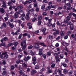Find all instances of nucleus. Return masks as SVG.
Segmentation results:
<instances>
[{"label": "nucleus", "mask_w": 76, "mask_h": 76, "mask_svg": "<svg viewBox=\"0 0 76 76\" xmlns=\"http://www.w3.org/2000/svg\"><path fill=\"white\" fill-rule=\"evenodd\" d=\"M47 56H51V53L50 52H48L47 53Z\"/></svg>", "instance_id": "nucleus-29"}, {"label": "nucleus", "mask_w": 76, "mask_h": 76, "mask_svg": "<svg viewBox=\"0 0 76 76\" xmlns=\"http://www.w3.org/2000/svg\"><path fill=\"white\" fill-rule=\"evenodd\" d=\"M3 39H4V41H7V39H8L6 37L4 38Z\"/></svg>", "instance_id": "nucleus-45"}, {"label": "nucleus", "mask_w": 76, "mask_h": 76, "mask_svg": "<svg viewBox=\"0 0 76 76\" xmlns=\"http://www.w3.org/2000/svg\"><path fill=\"white\" fill-rule=\"evenodd\" d=\"M54 56H55V58H56V57H57V56H58V53H54Z\"/></svg>", "instance_id": "nucleus-38"}, {"label": "nucleus", "mask_w": 76, "mask_h": 76, "mask_svg": "<svg viewBox=\"0 0 76 76\" xmlns=\"http://www.w3.org/2000/svg\"><path fill=\"white\" fill-rule=\"evenodd\" d=\"M32 61H33V64L34 65H35V64L37 63V61H36V58H35V57L33 58Z\"/></svg>", "instance_id": "nucleus-7"}, {"label": "nucleus", "mask_w": 76, "mask_h": 76, "mask_svg": "<svg viewBox=\"0 0 76 76\" xmlns=\"http://www.w3.org/2000/svg\"><path fill=\"white\" fill-rule=\"evenodd\" d=\"M56 33L57 34H60V31H59V30H57L56 31Z\"/></svg>", "instance_id": "nucleus-55"}, {"label": "nucleus", "mask_w": 76, "mask_h": 76, "mask_svg": "<svg viewBox=\"0 0 76 76\" xmlns=\"http://www.w3.org/2000/svg\"><path fill=\"white\" fill-rule=\"evenodd\" d=\"M71 37L72 38H75V35H74L73 34H72L71 35Z\"/></svg>", "instance_id": "nucleus-64"}, {"label": "nucleus", "mask_w": 76, "mask_h": 76, "mask_svg": "<svg viewBox=\"0 0 76 76\" xmlns=\"http://www.w3.org/2000/svg\"><path fill=\"white\" fill-rule=\"evenodd\" d=\"M66 5L68 7H70L71 6V4L69 2L66 3Z\"/></svg>", "instance_id": "nucleus-26"}, {"label": "nucleus", "mask_w": 76, "mask_h": 76, "mask_svg": "<svg viewBox=\"0 0 76 76\" xmlns=\"http://www.w3.org/2000/svg\"><path fill=\"white\" fill-rule=\"evenodd\" d=\"M60 35H61V36H64V31H61L60 33Z\"/></svg>", "instance_id": "nucleus-18"}, {"label": "nucleus", "mask_w": 76, "mask_h": 76, "mask_svg": "<svg viewBox=\"0 0 76 76\" xmlns=\"http://www.w3.org/2000/svg\"><path fill=\"white\" fill-rule=\"evenodd\" d=\"M42 52L39 51V56H41V55H42Z\"/></svg>", "instance_id": "nucleus-54"}, {"label": "nucleus", "mask_w": 76, "mask_h": 76, "mask_svg": "<svg viewBox=\"0 0 76 76\" xmlns=\"http://www.w3.org/2000/svg\"><path fill=\"white\" fill-rule=\"evenodd\" d=\"M22 34H20L19 35V37H18V39H21V38H22Z\"/></svg>", "instance_id": "nucleus-49"}, {"label": "nucleus", "mask_w": 76, "mask_h": 76, "mask_svg": "<svg viewBox=\"0 0 76 76\" xmlns=\"http://www.w3.org/2000/svg\"><path fill=\"white\" fill-rule=\"evenodd\" d=\"M7 4L8 6H12V5H13V3L11 1H10L8 2Z\"/></svg>", "instance_id": "nucleus-13"}, {"label": "nucleus", "mask_w": 76, "mask_h": 76, "mask_svg": "<svg viewBox=\"0 0 76 76\" xmlns=\"http://www.w3.org/2000/svg\"><path fill=\"white\" fill-rule=\"evenodd\" d=\"M45 4H44L42 5L41 7V9H42V10H44V9H45Z\"/></svg>", "instance_id": "nucleus-22"}, {"label": "nucleus", "mask_w": 76, "mask_h": 76, "mask_svg": "<svg viewBox=\"0 0 76 76\" xmlns=\"http://www.w3.org/2000/svg\"><path fill=\"white\" fill-rule=\"evenodd\" d=\"M51 9V7L50 6H48L46 9H45V11H47V10H50Z\"/></svg>", "instance_id": "nucleus-11"}, {"label": "nucleus", "mask_w": 76, "mask_h": 76, "mask_svg": "<svg viewBox=\"0 0 76 76\" xmlns=\"http://www.w3.org/2000/svg\"><path fill=\"white\" fill-rule=\"evenodd\" d=\"M18 8L19 9H23V6H18Z\"/></svg>", "instance_id": "nucleus-32"}, {"label": "nucleus", "mask_w": 76, "mask_h": 76, "mask_svg": "<svg viewBox=\"0 0 76 76\" xmlns=\"http://www.w3.org/2000/svg\"><path fill=\"white\" fill-rule=\"evenodd\" d=\"M20 62V60L18 59L16 61V63L18 64H19Z\"/></svg>", "instance_id": "nucleus-34"}, {"label": "nucleus", "mask_w": 76, "mask_h": 76, "mask_svg": "<svg viewBox=\"0 0 76 76\" xmlns=\"http://www.w3.org/2000/svg\"><path fill=\"white\" fill-rule=\"evenodd\" d=\"M7 53V52H5L3 53V54L4 55V59H7L8 58V55L6 54Z\"/></svg>", "instance_id": "nucleus-8"}, {"label": "nucleus", "mask_w": 76, "mask_h": 76, "mask_svg": "<svg viewBox=\"0 0 76 76\" xmlns=\"http://www.w3.org/2000/svg\"><path fill=\"white\" fill-rule=\"evenodd\" d=\"M0 11L1 12L3 13L4 12V9H3V8H1L0 9Z\"/></svg>", "instance_id": "nucleus-21"}, {"label": "nucleus", "mask_w": 76, "mask_h": 76, "mask_svg": "<svg viewBox=\"0 0 76 76\" xmlns=\"http://www.w3.org/2000/svg\"><path fill=\"white\" fill-rule=\"evenodd\" d=\"M16 7L14 6L13 7V9H14L15 12H17V11H18V9Z\"/></svg>", "instance_id": "nucleus-23"}, {"label": "nucleus", "mask_w": 76, "mask_h": 76, "mask_svg": "<svg viewBox=\"0 0 76 76\" xmlns=\"http://www.w3.org/2000/svg\"><path fill=\"white\" fill-rule=\"evenodd\" d=\"M42 16H39L38 17V20H41V19H42Z\"/></svg>", "instance_id": "nucleus-51"}, {"label": "nucleus", "mask_w": 76, "mask_h": 76, "mask_svg": "<svg viewBox=\"0 0 76 76\" xmlns=\"http://www.w3.org/2000/svg\"><path fill=\"white\" fill-rule=\"evenodd\" d=\"M57 72L59 73V74H61V70L58 69L57 70Z\"/></svg>", "instance_id": "nucleus-53"}, {"label": "nucleus", "mask_w": 76, "mask_h": 76, "mask_svg": "<svg viewBox=\"0 0 76 76\" xmlns=\"http://www.w3.org/2000/svg\"><path fill=\"white\" fill-rule=\"evenodd\" d=\"M66 19L67 20L69 21L70 20V17L69 16H67L66 17Z\"/></svg>", "instance_id": "nucleus-59"}, {"label": "nucleus", "mask_w": 76, "mask_h": 76, "mask_svg": "<svg viewBox=\"0 0 76 76\" xmlns=\"http://www.w3.org/2000/svg\"><path fill=\"white\" fill-rule=\"evenodd\" d=\"M6 73H7V72L6 71H4L2 72V74L3 75H6Z\"/></svg>", "instance_id": "nucleus-28"}, {"label": "nucleus", "mask_w": 76, "mask_h": 76, "mask_svg": "<svg viewBox=\"0 0 76 76\" xmlns=\"http://www.w3.org/2000/svg\"><path fill=\"white\" fill-rule=\"evenodd\" d=\"M18 15H19V12H15V14L13 15V18H15V19H17L18 18Z\"/></svg>", "instance_id": "nucleus-4"}, {"label": "nucleus", "mask_w": 76, "mask_h": 76, "mask_svg": "<svg viewBox=\"0 0 76 76\" xmlns=\"http://www.w3.org/2000/svg\"><path fill=\"white\" fill-rule=\"evenodd\" d=\"M71 34V31H68V32L66 33V34L67 35H70Z\"/></svg>", "instance_id": "nucleus-61"}, {"label": "nucleus", "mask_w": 76, "mask_h": 76, "mask_svg": "<svg viewBox=\"0 0 76 76\" xmlns=\"http://www.w3.org/2000/svg\"><path fill=\"white\" fill-rule=\"evenodd\" d=\"M26 20H29V19H30L29 17V15H26Z\"/></svg>", "instance_id": "nucleus-33"}, {"label": "nucleus", "mask_w": 76, "mask_h": 76, "mask_svg": "<svg viewBox=\"0 0 76 76\" xmlns=\"http://www.w3.org/2000/svg\"><path fill=\"white\" fill-rule=\"evenodd\" d=\"M39 68V66L36 65L35 69H38Z\"/></svg>", "instance_id": "nucleus-43"}, {"label": "nucleus", "mask_w": 76, "mask_h": 76, "mask_svg": "<svg viewBox=\"0 0 76 76\" xmlns=\"http://www.w3.org/2000/svg\"><path fill=\"white\" fill-rule=\"evenodd\" d=\"M14 45V44H13V43H10L8 44V46L9 47H10V46H12V45Z\"/></svg>", "instance_id": "nucleus-48"}, {"label": "nucleus", "mask_w": 76, "mask_h": 76, "mask_svg": "<svg viewBox=\"0 0 76 76\" xmlns=\"http://www.w3.org/2000/svg\"><path fill=\"white\" fill-rule=\"evenodd\" d=\"M55 58L57 62H58V61H60V58H57V57Z\"/></svg>", "instance_id": "nucleus-20"}, {"label": "nucleus", "mask_w": 76, "mask_h": 76, "mask_svg": "<svg viewBox=\"0 0 76 76\" xmlns=\"http://www.w3.org/2000/svg\"><path fill=\"white\" fill-rule=\"evenodd\" d=\"M37 72L36 70H33L31 71V75L33 76Z\"/></svg>", "instance_id": "nucleus-10"}, {"label": "nucleus", "mask_w": 76, "mask_h": 76, "mask_svg": "<svg viewBox=\"0 0 76 76\" xmlns=\"http://www.w3.org/2000/svg\"><path fill=\"white\" fill-rule=\"evenodd\" d=\"M64 22V23H67L68 22V20L66 19H65Z\"/></svg>", "instance_id": "nucleus-37"}, {"label": "nucleus", "mask_w": 76, "mask_h": 76, "mask_svg": "<svg viewBox=\"0 0 76 76\" xmlns=\"http://www.w3.org/2000/svg\"><path fill=\"white\" fill-rule=\"evenodd\" d=\"M28 53L29 54H32L33 56H34V52L32 50H30L28 52Z\"/></svg>", "instance_id": "nucleus-17"}, {"label": "nucleus", "mask_w": 76, "mask_h": 76, "mask_svg": "<svg viewBox=\"0 0 76 76\" xmlns=\"http://www.w3.org/2000/svg\"><path fill=\"white\" fill-rule=\"evenodd\" d=\"M73 25V24H72V22H69L68 23H67L68 25Z\"/></svg>", "instance_id": "nucleus-63"}, {"label": "nucleus", "mask_w": 76, "mask_h": 76, "mask_svg": "<svg viewBox=\"0 0 76 76\" xmlns=\"http://www.w3.org/2000/svg\"><path fill=\"white\" fill-rule=\"evenodd\" d=\"M50 7H51V8H53V9H56V8L57 7V6L56 5H54L53 6L52 5V6H51Z\"/></svg>", "instance_id": "nucleus-27"}, {"label": "nucleus", "mask_w": 76, "mask_h": 76, "mask_svg": "<svg viewBox=\"0 0 76 76\" xmlns=\"http://www.w3.org/2000/svg\"><path fill=\"white\" fill-rule=\"evenodd\" d=\"M68 1L69 3H70L72 4L73 3V0H68Z\"/></svg>", "instance_id": "nucleus-62"}, {"label": "nucleus", "mask_w": 76, "mask_h": 76, "mask_svg": "<svg viewBox=\"0 0 76 76\" xmlns=\"http://www.w3.org/2000/svg\"><path fill=\"white\" fill-rule=\"evenodd\" d=\"M11 69L12 70H13V69H15V66H14L12 65L11 66Z\"/></svg>", "instance_id": "nucleus-39"}, {"label": "nucleus", "mask_w": 76, "mask_h": 76, "mask_svg": "<svg viewBox=\"0 0 76 76\" xmlns=\"http://www.w3.org/2000/svg\"><path fill=\"white\" fill-rule=\"evenodd\" d=\"M19 73L20 75H23V71L20 70L19 72Z\"/></svg>", "instance_id": "nucleus-56"}, {"label": "nucleus", "mask_w": 76, "mask_h": 76, "mask_svg": "<svg viewBox=\"0 0 76 76\" xmlns=\"http://www.w3.org/2000/svg\"><path fill=\"white\" fill-rule=\"evenodd\" d=\"M0 45L1 46H3L4 47L5 45V43H1Z\"/></svg>", "instance_id": "nucleus-52"}, {"label": "nucleus", "mask_w": 76, "mask_h": 76, "mask_svg": "<svg viewBox=\"0 0 76 76\" xmlns=\"http://www.w3.org/2000/svg\"><path fill=\"white\" fill-rule=\"evenodd\" d=\"M47 72L48 73H52V72H53V71H52V70L49 69L48 70Z\"/></svg>", "instance_id": "nucleus-31"}, {"label": "nucleus", "mask_w": 76, "mask_h": 76, "mask_svg": "<svg viewBox=\"0 0 76 76\" xmlns=\"http://www.w3.org/2000/svg\"><path fill=\"white\" fill-rule=\"evenodd\" d=\"M23 10H19V12H19V14H20V13H23Z\"/></svg>", "instance_id": "nucleus-50"}, {"label": "nucleus", "mask_w": 76, "mask_h": 76, "mask_svg": "<svg viewBox=\"0 0 76 76\" xmlns=\"http://www.w3.org/2000/svg\"><path fill=\"white\" fill-rule=\"evenodd\" d=\"M20 2H22L23 4L24 5H25V4H27L28 3V1H26L25 2L24 1H23V0H20Z\"/></svg>", "instance_id": "nucleus-9"}, {"label": "nucleus", "mask_w": 76, "mask_h": 76, "mask_svg": "<svg viewBox=\"0 0 76 76\" xmlns=\"http://www.w3.org/2000/svg\"><path fill=\"white\" fill-rule=\"evenodd\" d=\"M55 65H56V64L53 63L51 65V67H52V68H54V67H55Z\"/></svg>", "instance_id": "nucleus-36"}, {"label": "nucleus", "mask_w": 76, "mask_h": 76, "mask_svg": "<svg viewBox=\"0 0 76 76\" xmlns=\"http://www.w3.org/2000/svg\"><path fill=\"white\" fill-rule=\"evenodd\" d=\"M2 26L3 27L6 28H7V25L5 23H4L2 24Z\"/></svg>", "instance_id": "nucleus-15"}, {"label": "nucleus", "mask_w": 76, "mask_h": 76, "mask_svg": "<svg viewBox=\"0 0 76 76\" xmlns=\"http://www.w3.org/2000/svg\"><path fill=\"white\" fill-rule=\"evenodd\" d=\"M1 1L3 5H2V7H4V8H7V6H6V3L4 2V0H1Z\"/></svg>", "instance_id": "nucleus-2"}, {"label": "nucleus", "mask_w": 76, "mask_h": 76, "mask_svg": "<svg viewBox=\"0 0 76 76\" xmlns=\"http://www.w3.org/2000/svg\"><path fill=\"white\" fill-rule=\"evenodd\" d=\"M21 43H23V45L24 44V45H26V40H24L23 42H21Z\"/></svg>", "instance_id": "nucleus-25"}, {"label": "nucleus", "mask_w": 76, "mask_h": 76, "mask_svg": "<svg viewBox=\"0 0 76 76\" xmlns=\"http://www.w3.org/2000/svg\"><path fill=\"white\" fill-rule=\"evenodd\" d=\"M23 56V55H20L18 56V58L20 59L21 58V57H22Z\"/></svg>", "instance_id": "nucleus-40"}, {"label": "nucleus", "mask_w": 76, "mask_h": 76, "mask_svg": "<svg viewBox=\"0 0 76 76\" xmlns=\"http://www.w3.org/2000/svg\"><path fill=\"white\" fill-rule=\"evenodd\" d=\"M23 60H24V61H25L26 62V61H28V59H27V58L26 57H25L24 58Z\"/></svg>", "instance_id": "nucleus-58"}, {"label": "nucleus", "mask_w": 76, "mask_h": 76, "mask_svg": "<svg viewBox=\"0 0 76 76\" xmlns=\"http://www.w3.org/2000/svg\"><path fill=\"white\" fill-rule=\"evenodd\" d=\"M13 44L14 45V47H16V46L18 45V42H14Z\"/></svg>", "instance_id": "nucleus-24"}, {"label": "nucleus", "mask_w": 76, "mask_h": 76, "mask_svg": "<svg viewBox=\"0 0 76 76\" xmlns=\"http://www.w3.org/2000/svg\"><path fill=\"white\" fill-rule=\"evenodd\" d=\"M23 66L24 67H27V65L25 63H23Z\"/></svg>", "instance_id": "nucleus-42"}, {"label": "nucleus", "mask_w": 76, "mask_h": 76, "mask_svg": "<svg viewBox=\"0 0 76 76\" xmlns=\"http://www.w3.org/2000/svg\"><path fill=\"white\" fill-rule=\"evenodd\" d=\"M37 42L38 43L39 45H40L42 46H43V47H47V46L45 45V43L43 42H40L39 41Z\"/></svg>", "instance_id": "nucleus-3"}, {"label": "nucleus", "mask_w": 76, "mask_h": 76, "mask_svg": "<svg viewBox=\"0 0 76 76\" xmlns=\"http://www.w3.org/2000/svg\"><path fill=\"white\" fill-rule=\"evenodd\" d=\"M33 47H34V46H32V45H30L28 46L27 48L28 50H30L31 49H32Z\"/></svg>", "instance_id": "nucleus-14"}, {"label": "nucleus", "mask_w": 76, "mask_h": 76, "mask_svg": "<svg viewBox=\"0 0 76 76\" xmlns=\"http://www.w3.org/2000/svg\"><path fill=\"white\" fill-rule=\"evenodd\" d=\"M63 72L65 74H66V73H68V70L66 69H65L64 70Z\"/></svg>", "instance_id": "nucleus-19"}, {"label": "nucleus", "mask_w": 76, "mask_h": 76, "mask_svg": "<svg viewBox=\"0 0 76 76\" xmlns=\"http://www.w3.org/2000/svg\"><path fill=\"white\" fill-rule=\"evenodd\" d=\"M70 28L71 31L73 30V29H74V26H73V25H71L70 27Z\"/></svg>", "instance_id": "nucleus-16"}, {"label": "nucleus", "mask_w": 76, "mask_h": 76, "mask_svg": "<svg viewBox=\"0 0 76 76\" xmlns=\"http://www.w3.org/2000/svg\"><path fill=\"white\" fill-rule=\"evenodd\" d=\"M17 22L19 24H20H20H21V23H22V21H21L20 20H18L17 21Z\"/></svg>", "instance_id": "nucleus-57"}, {"label": "nucleus", "mask_w": 76, "mask_h": 76, "mask_svg": "<svg viewBox=\"0 0 76 76\" xmlns=\"http://www.w3.org/2000/svg\"><path fill=\"white\" fill-rule=\"evenodd\" d=\"M53 4V3L52 2H49L48 3V5L49 6H50V7Z\"/></svg>", "instance_id": "nucleus-44"}, {"label": "nucleus", "mask_w": 76, "mask_h": 76, "mask_svg": "<svg viewBox=\"0 0 76 76\" xmlns=\"http://www.w3.org/2000/svg\"><path fill=\"white\" fill-rule=\"evenodd\" d=\"M26 69L27 72H30V68L29 67H28L27 68H26Z\"/></svg>", "instance_id": "nucleus-41"}, {"label": "nucleus", "mask_w": 76, "mask_h": 76, "mask_svg": "<svg viewBox=\"0 0 76 76\" xmlns=\"http://www.w3.org/2000/svg\"><path fill=\"white\" fill-rule=\"evenodd\" d=\"M41 21H38L37 25L38 26H39V25H41Z\"/></svg>", "instance_id": "nucleus-35"}, {"label": "nucleus", "mask_w": 76, "mask_h": 76, "mask_svg": "<svg viewBox=\"0 0 76 76\" xmlns=\"http://www.w3.org/2000/svg\"><path fill=\"white\" fill-rule=\"evenodd\" d=\"M59 57H60V58H63L64 56H63V55H60L59 56Z\"/></svg>", "instance_id": "nucleus-30"}, {"label": "nucleus", "mask_w": 76, "mask_h": 76, "mask_svg": "<svg viewBox=\"0 0 76 76\" xmlns=\"http://www.w3.org/2000/svg\"><path fill=\"white\" fill-rule=\"evenodd\" d=\"M58 46H59V44H58V43H57L55 45V47H58Z\"/></svg>", "instance_id": "nucleus-60"}, {"label": "nucleus", "mask_w": 76, "mask_h": 76, "mask_svg": "<svg viewBox=\"0 0 76 76\" xmlns=\"http://www.w3.org/2000/svg\"><path fill=\"white\" fill-rule=\"evenodd\" d=\"M39 47V44H38V43H35V45H34L35 48H38Z\"/></svg>", "instance_id": "nucleus-12"}, {"label": "nucleus", "mask_w": 76, "mask_h": 76, "mask_svg": "<svg viewBox=\"0 0 76 76\" xmlns=\"http://www.w3.org/2000/svg\"><path fill=\"white\" fill-rule=\"evenodd\" d=\"M42 31L43 32V35L45 36L46 35L48 34V30H47L46 28H43Z\"/></svg>", "instance_id": "nucleus-1"}, {"label": "nucleus", "mask_w": 76, "mask_h": 76, "mask_svg": "<svg viewBox=\"0 0 76 76\" xmlns=\"http://www.w3.org/2000/svg\"><path fill=\"white\" fill-rule=\"evenodd\" d=\"M57 23V25H58V26H61V24H60V23L59 22V21L57 22V23Z\"/></svg>", "instance_id": "nucleus-46"}, {"label": "nucleus", "mask_w": 76, "mask_h": 76, "mask_svg": "<svg viewBox=\"0 0 76 76\" xmlns=\"http://www.w3.org/2000/svg\"><path fill=\"white\" fill-rule=\"evenodd\" d=\"M20 45H21V47H23L22 48L23 50H25L26 48V45H23V43H21Z\"/></svg>", "instance_id": "nucleus-6"}, {"label": "nucleus", "mask_w": 76, "mask_h": 76, "mask_svg": "<svg viewBox=\"0 0 76 76\" xmlns=\"http://www.w3.org/2000/svg\"><path fill=\"white\" fill-rule=\"evenodd\" d=\"M32 22H35V21H36L37 20V19L35 18H34L33 19H32Z\"/></svg>", "instance_id": "nucleus-47"}, {"label": "nucleus", "mask_w": 76, "mask_h": 76, "mask_svg": "<svg viewBox=\"0 0 76 76\" xmlns=\"http://www.w3.org/2000/svg\"><path fill=\"white\" fill-rule=\"evenodd\" d=\"M7 25L10 26L11 28H13L14 27V25L12 23H10V22H8L7 23Z\"/></svg>", "instance_id": "nucleus-5"}]
</instances>
